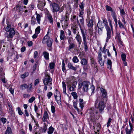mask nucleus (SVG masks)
<instances>
[{
	"label": "nucleus",
	"mask_w": 134,
	"mask_h": 134,
	"mask_svg": "<svg viewBox=\"0 0 134 134\" xmlns=\"http://www.w3.org/2000/svg\"><path fill=\"white\" fill-rule=\"evenodd\" d=\"M46 41L47 46L49 47H51L52 44V42L51 40H47Z\"/></svg>",
	"instance_id": "33"
},
{
	"label": "nucleus",
	"mask_w": 134,
	"mask_h": 134,
	"mask_svg": "<svg viewBox=\"0 0 134 134\" xmlns=\"http://www.w3.org/2000/svg\"><path fill=\"white\" fill-rule=\"evenodd\" d=\"M72 60L73 62L74 63H77L79 61V59L76 56L74 57Z\"/></svg>",
	"instance_id": "41"
},
{
	"label": "nucleus",
	"mask_w": 134,
	"mask_h": 134,
	"mask_svg": "<svg viewBox=\"0 0 134 134\" xmlns=\"http://www.w3.org/2000/svg\"><path fill=\"white\" fill-rule=\"evenodd\" d=\"M52 93L51 92H49L47 93V96L48 99H50L52 96Z\"/></svg>",
	"instance_id": "62"
},
{
	"label": "nucleus",
	"mask_w": 134,
	"mask_h": 134,
	"mask_svg": "<svg viewBox=\"0 0 134 134\" xmlns=\"http://www.w3.org/2000/svg\"><path fill=\"white\" fill-rule=\"evenodd\" d=\"M55 97H57L59 96H61L60 92L58 91L57 90H56L54 94Z\"/></svg>",
	"instance_id": "38"
},
{
	"label": "nucleus",
	"mask_w": 134,
	"mask_h": 134,
	"mask_svg": "<svg viewBox=\"0 0 134 134\" xmlns=\"http://www.w3.org/2000/svg\"><path fill=\"white\" fill-rule=\"evenodd\" d=\"M112 120L110 118H109L108 122L107 123V127L109 126L110 125V123L111 122Z\"/></svg>",
	"instance_id": "55"
},
{
	"label": "nucleus",
	"mask_w": 134,
	"mask_h": 134,
	"mask_svg": "<svg viewBox=\"0 0 134 134\" xmlns=\"http://www.w3.org/2000/svg\"><path fill=\"white\" fill-rule=\"evenodd\" d=\"M111 15L114 20L116 25L117 26L118 25V21L117 19V15L116 14L114 11V12H111Z\"/></svg>",
	"instance_id": "14"
},
{
	"label": "nucleus",
	"mask_w": 134,
	"mask_h": 134,
	"mask_svg": "<svg viewBox=\"0 0 134 134\" xmlns=\"http://www.w3.org/2000/svg\"><path fill=\"white\" fill-rule=\"evenodd\" d=\"M104 102L103 101H101L99 103L98 106L97 107V109H99L100 111L101 112L104 110Z\"/></svg>",
	"instance_id": "9"
},
{
	"label": "nucleus",
	"mask_w": 134,
	"mask_h": 134,
	"mask_svg": "<svg viewBox=\"0 0 134 134\" xmlns=\"http://www.w3.org/2000/svg\"><path fill=\"white\" fill-rule=\"evenodd\" d=\"M55 63H54L52 62L50 63L49 64V68L51 69H53L54 68L55 66Z\"/></svg>",
	"instance_id": "42"
},
{
	"label": "nucleus",
	"mask_w": 134,
	"mask_h": 134,
	"mask_svg": "<svg viewBox=\"0 0 134 134\" xmlns=\"http://www.w3.org/2000/svg\"><path fill=\"white\" fill-rule=\"evenodd\" d=\"M46 2L44 1H39L38 3V8L41 9L43 8L46 4Z\"/></svg>",
	"instance_id": "11"
},
{
	"label": "nucleus",
	"mask_w": 134,
	"mask_h": 134,
	"mask_svg": "<svg viewBox=\"0 0 134 134\" xmlns=\"http://www.w3.org/2000/svg\"><path fill=\"white\" fill-rule=\"evenodd\" d=\"M90 84V83L87 81H85L82 83V86L84 91L87 92L88 91V86Z\"/></svg>",
	"instance_id": "8"
},
{
	"label": "nucleus",
	"mask_w": 134,
	"mask_h": 134,
	"mask_svg": "<svg viewBox=\"0 0 134 134\" xmlns=\"http://www.w3.org/2000/svg\"><path fill=\"white\" fill-rule=\"evenodd\" d=\"M53 103H52L51 102V110L52 113H54L55 111V107L53 105Z\"/></svg>",
	"instance_id": "39"
},
{
	"label": "nucleus",
	"mask_w": 134,
	"mask_h": 134,
	"mask_svg": "<svg viewBox=\"0 0 134 134\" xmlns=\"http://www.w3.org/2000/svg\"><path fill=\"white\" fill-rule=\"evenodd\" d=\"M48 1L49 2L51 8L52 9V11L53 13H54L59 11V6L58 4L54 2H52L49 0Z\"/></svg>",
	"instance_id": "6"
},
{
	"label": "nucleus",
	"mask_w": 134,
	"mask_h": 134,
	"mask_svg": "<svg viewBox=\"0 0 134 134\" xmlns=\"http://www.w3.org/2000/svg\"><path fill=\"white\" fill-rule=\"evenodd\" d=\"M74 77L73 76L70 77L67 79L66 82L68 85H71L72 82H73Z\"/></svg>",
	"instance_id": "19"
},
{
	"label": "nucleus",
	"mask_w": 134,
	"mask_h": 134,
	"mask_svg": "<svg viewBox=\"0 0 134 134\" xmlns=\"http://www.w3.org/2000/svg\"><path fill=\"white\" fill-rule=\"evenodd\" d=\"M98 60L99 63L101 66L104 65V61L102 60V55L99 52L98 56Z\"/></svg>",
	"instance_id": "10"
},
{
	"label": "nucleus",
	"mask_w": 134,
	"mask_h": 134,
	"mask_svg": "<svg viewBox=\"0 0 134 134\" xmlns=\"http://www.w3.org/2000/svg\"><path fill=\"white\" fill-rule=\"evenodd\" d=\"M51 40L49 36H48V35H46L43 38V41H42V42L44 43V42H44V40H46V41H47V40Z\"/></svg>",
	"instance_id": "34"
},
{
	"label": "nucleus",
	"mask_w": 134,
	"mask_h": 134,
	"mask_svg": "<svg viewBox=\"0 0 134 134\" xmlns=\"http://www.w3.org/2000/svg\"><path fill=\"white\" fill-rule=\"evenodd\" d=\"M91 90L92 91L91 94H92V93L93 94L95 92V90L94 86L93 85L91 86Z\"/></svg>",
	"instance_id": "53"
},
{
	"label": "nucleus",
	"mask_w": 134,
	"mask_h": 134,
	"mask_svg": "<svg viewBox=\"0 0 134 134\" xmlns=\"http://www.w3.org/2000/svg\"><path fill=\"white\" fill-rule=\"evenodd\" d=\"M38 64V63L37 62H36L35 64L33 66V70L34 72Z\"/></svg>",
	"instance_id": "61"
},
{
	"label": "nucleus",
	"mask_w": 134,
	"mask_h": 134,
	"mask_svg": "<svg viewBox=\"0 0 134 134\" xmlns=\"http://www.w3.org/2000/svg\"><path fill=\"white\" fill-rule=\"evenodd\" d=\"M95 111H94V109L91 108L89 110V113L91 115V119L93 120L94 119V113Z\"/></svg>",
	"instance_id": "15"
},
{
	"label": "nucleus",
	"mask_w": 134,
	"mask_h": 134,
	"mask_svg": "<svg viewBox=\"0 0 134 134\" xmlns=\"http://www.w3.org/2000/svg\"><path fill=\"white\" fill-rule=\"evenodd\" d=\"M7 25L5 30L7 32H8V33L6 34V36L7 38L8 41L10 42L12 40V38L15 34V31L13 27L11 26L10 23L7 21Z\"/></svg>",
	"instance_id": "2"
},
{
	"label": "nucleus",
	"mask_w": 134,
	"mask_h": 134,
	"mask_svg": "<svg viewBox=\"0 0 134 134\" xmlns=\"http://www.w3.org/2000/svg\"><path fill=\"white\" fill-rule=\"evenodd\" d=\"M35 99V98L34 97H32L29 100V103H32Z\"/></svg>",
	"instance_id": "56"
},
{
	"label": "nucleus",
	"mask_w": 134,
	"mask_h": 134,
	"mask_svg": "<svg viewBox=\"0 0 134 134\" xmlns=\"http://www.w3.org/2000/svg\"><path fill=\"white\" fill-rule=\"evenodd\" d=\"M69 16L67 15H65L64 17V19L63 20H61L60 21L62 23L63 21H64L65 23L64 25L65 26H68V24L67 22L69 20Z\"/></svg>",
	"instance_id": "18"
},
{
	"label": "nucleus",
	"mask_w": 134,
	"mask_h": 134,
	"mask_svg": "<svg viewBox=\"0 0 134 134\" xmlns=\"http://www.w3.org/2000/svg\"><path fill=\"white\" fill-rule=\"evenodd\" d=\"M76 19L77 21V24L79 25L80 27L81 34L86 32L85 31V29L84 27H82L80 25V23L79 21L78 17H76Z\"/></svg>",
	"instance_id": "16"
},
{
	"label": "nucleus",
	"mask_w": 134,
	"mask_h": 134,
	"mask_svg": "<svg viewBox=\"0 0 134 134\" xmlns=\"http://www.w3.org/2000/svg\"><path fill=\"white\" fill-rule=\"evenodd\" d=\"M29 86L26 84L21 85L20 86V88L21 90H24L26 88H28Z\"/></svg>",
	"instance_id": "29"
},
{
	"label": "nucleus",
	"mask_w": 134,
	"mask_h": 134,
	"mask_svg": "<svg viewBox=\"0 0 134 134\" xmlns=\"http://www.w3.org/2000/svg\"><path fill=\"white\" fill-rule=\"evenodd\" d=\"M65 35H64V32L63 30L60 31V37L61 40H62L64 39Z\"/></svg>",
	"instance_id": "23"
},
{
	"label": "nucleus",
	"mask_w": 134,
	"mask_h": 134,
	"mask_svg": "<svg viewBox=\"0 0 134 134\" xmlns=\"http://www.w3.org/2000/svg\"><path fill=\"white\" fill-rule=\"evenodd\" d=\"M41 17V16L40 14H37V16H36V20L38 23L39 24H40Z\"/></svg>",
	"instance_id": "31"
},
{
	"label": "nucleus",
	"mask_w": 134,
	"mask_h": 134,
	"mask_svg": "<svg viewBox=\"0 0 134 134\" xmlns=\"http://www.w3.org/2000/svg\"><path fill=\"white\" fill-rule=\"evenodd\" d=\"M81 34L83 38V43L84 46L85 50L86 52L88 50L87 44V41L86 39V32Z\"/></svg>",
	"instance_id": "7"
},
{
	"label": "nucleus",
	"mask_w": 134,
	"mask_h": 134,
	"mask_svg": "<svg viewBox=\"0 0 134 134\" xmlns=\"http://www.w3.org/2000/svg\"><path fill=\"white\" fill-rule=\"evenodd\" d=\"M17 110H18V112L19 115H21L23 114V113L22 111L21 110L20 108L18 107L17 108Z\"/></svg>",
	"instance_id": "50"
},
{
	"label": "nucleus",
	"mask_w": 134,
	"mask_h": 134,
	"mask_svg": "<svg viewBox=\"0 0 134 134\" xmlns=\"http://www.w3.org/2000/svg\"><path fill=\"white\" fill-rule=\"evenodd\" d=\"M67 39L68 40V42L69 43H73L72 42V41L73 40V38L72 37H67Z\"/></svg>",
	"instance_id": "47"
},
{
	"label": "nucleus",
	"mask_w": 134,
	"mask_h": 134,
	"mask_svg": "<svg viewBox=\"0 0 134 134\" xmlns=\"http://www.w3.org/2000/svg\"><path fill=\"white\" fill-rule=\"evenodd\" d=\"M76 16L75 15H72L71 16V20L72 22H73L76 19Z\"/></svg>",
	"instance_id": "52"
},
{
	"label": "nucleus",
	"mask_w": 134,
	"mask_h": 134,
	"mask_svg": "<svg viewBox=\"0 0 134 134\" xmlns=\"http://www.w3.org/2000/svg\"><path fill=\"white\" fill-rule=\"evenodd\" d=\"M39 83V79H36L34 82V85L35 86L37 84H38Z\"/></svg>",
	"instance_id": "63"
},
{
	"label": "nucleus",
	"mask_w": 134,
	"mask_h": 134,
	"mask_svg": "<svg viewBox=\"0 0 134 134\" xmlns=\"http://www.w3.org/2000/svg\"><path fill=\"white\" fill-rule=\"evenodd\" d=\"M118 23L119 26L120 28H124V25L120 20L118 21Z\"/></svg>",
	"instance_id": "49"
},
{
	"label": "nucleus",
	"mask_w": 134,
	"mask_h": 134,
	"mask_svg": "<svg viewBox=\"0 0 134 134\" xmlns=\"http://www.w3.org/2000/svg\"><path fill=\"white\" fill-rule=\"evenodd\" d=\"M4 71H2L0 69V78H2L4 77Z\"/></svg>",
	"instance_id": "54"
},
{
	"label": "nucleus",
	"mask_w": 134,
	"mask_h": 134,
	"mask_svg": "<svg viewBox=\"0 0 134 134\" xmlns=\"http://www.w3.org/2000/svg\"><path fill=\"white\" fill-rule=\"evenodd\" d=\"M36 24V20L34 16H32L31 20V24L32 25H35Z\"/></svg>",
	"instance_id": "26"
},
{
	"label": "nucleus",
	"mask_w": 134,
	"mask_h": 134,
	"mask_svg": "<svg viewBox=\"0 0 134 134\" xmlns=\"http://www.w3.org/2000/svg\"><path fill=\"white\" fill-rule=\"evenodd\" d=\"M73 107L75 109L77 110L78 112H79V109L77 107V103L76 102H73Z\"/></svg>",
	"instance_id": "46"
},
{
	"label": "nucleus",
	"mask_w": 134,
	"mask_h": 134,
	"mask_svg": "<svg viewBox=\"0 0 134 134\" xmlns=\"http://www.w3.org/2000/svg\"><path fill=\"white\" fill-rule=\"evenodd\" d=\"M71 94L73 97H74V98L75 99H76L77 97V94L75 92H74L71 93Z\"/></svg>",
	"instance_id": "44"
},
{
	"label": "nucleus",
	"mask_w": 134,
	"mask_h": 134,
	"mask_svg": "<svg viewBox=\"0 0 134 134\" xmlns=\"http://www.w3.org/2000/svg\"><path fill=\"white\" fill-rule=\"evenodd\" d=\"M52 79L50 76L47 73H45L43 80V83L44 85H48L49 86L52 85Z\"/></svg>",
	"instance_id": "5"
},
{
	"label": "nucleus",
	"mask_w": 134,
	"mask_h": 134,
	"mask_svg": "<svg viewBox=\"0 0 134 134\" xmlns=\"http://www.w3.org/2000/svg\"><path fill=\"white\" fill-rule=\"evenodd\" d=\"M88 63V62L87 60L85 58H82L81 59V63L83 65H87Z\"/></svg>",
	"instance_id": "22"
},
{
	"label": "nucleus",
	"mask_w": 134,
	"mask_h": 134,
	"mask_svg": "<svg viewBox=\"0 0 134 134\" xmlns=\"http://www.w3.org/2000/svg\"><path fill=\"white\" fill-rule=\"evenodd\" d=\"M55 100H56L58 104L60 105L61 103V96L55 97Z\"/></svg>",
	"instance_id": "20"
},
{
	"label": "nucleus",
	"mask_w": 134,
	"mask_h": 134,
	"mask_svg": "<svg viewBox=\"0 0 134 134\" xmlns=\"http://www.w3.org/2000/svg\"><path fill=\"white\" fill-rule=\"evenodd\" d=\"M67 86L69 88V90L70 91H74L75 88L71 86V85H68Z\"/></svg>",
	"instance_id": "32"
},
{
	"label": "nucleus",
	"mask_w": 134,
	"mask_h": 134,
	"mask_svg": "<svg viewBox=\"0 0 134 134\" xmlns=\"http://www.w3.org/2000/svg\"><path fill=\"white\" fill-rule=\"evenodd\" d=\"M102 29L100 28H98V34L99 35H101L102 33Z\"/></svg>",
	"instance_id": "59"
},
{
	"label": "nucleus",
	"mask_w": 134,
	"mask_h": 134,
	"mask_svg": "<svg viewBox=\"0 0 134 134\" xmlns=\"http://www.w3.org/2000/svg\"><path fill=\"white\" fill-rule=\"evenodd\" d=\"M64 9V6H62L60 8L59 7V10L58 11L59 13H60L62 12Z\"/></svg>",
	"instance_id": "64"
},
{
	"label": "nucleus",
	"mask_w": 134,
	"mask_h": 134,
	"mask_svg": "<svg viewBox=\"0 0 134 134\" xmlns=\"http://www.w3.org/2000/svg\"><path fill=\"white\" fill-rule=\"evenodd\" d=\"M107 63L108 68L110 69L112 67V63L111 60L110 59H108Z\"/></svg>",
	"instance_id": "24"
},
{
	"label": "nucleus",
	"mask_w": 134,
	"mask_h": 134,
	"mask_svg": "<svg viewBox=\"0 0 134 134\" xmlns=\"http://www.w3.org/2000/svg\"><path fill=\"white\" fill-rule=\"evenodd\" d=\"M8 105L9 107V109L10 112H12L13 111V107L9 102L8 103Z\"/></svg>",
	"instance_id": "40"
},
{
	"label": "nucleus",
	"mask_w": 134,
	"mask_h": 134,
	"mask_svg": "<svg viewBox=\"0 0 134 134\" xmlns=\"http://www.w3.org/2000/svg\"><path fill=\"white\" fill-rule=\"evenodd\" d=\"M106 10L107 11H110L111 12H114L113 11V9L111 7L108 5H106Z\"/></svg>",
	"instance_id": "43"
},
{
	"label": "nucleus",
	"mask_w": 134,
	"mask_h": 134,
	"mask_svg": "<svg viewBox=\"0 0 134 134\" xmlns=\"http://www.w3.org/2000/svg\"><path fill=\"white\" fill-rule=\"evenodd\" d=\"M126 134H131L132 131L129 130L127 129V128L126 129Z\"/></svg>",
	"instance_id": "60"
},
{
	"label": "nucleus",
	"mask_w": 134,
	"mask_h": 134,
	"mask_svg": "<svg viewBox=\"0 0 134 134\" xmlns=\"http://www.w3.org/2000/svg\"><path fill=\"white\" fill-rule=\"evenodd\" d=\"M43 54L45 59L46 60H48L49 58V53L46 52L45 51L43 52Z\"/></svg>",
	"instance_id": "28"
},
{
	"label": "nucleus",
	"mask_w": 134,
	"mask_h": 134,
	"mask_svg": "<svg viewBox=\"0 0 134 134\" xmlns=\"http://www.w3.org/2000/svg\"><path fill=\"white\" fill-rule=\"evenodd\" d=\"M47 17L49 23L51 24L52 25H53V20L52 15L49 13H48L47 14Z\"/></svg>",
	"instance_id": "13"
},
{
	"label": "nucleus",
	"mask_w": 134,
	"mask_h": 134,
	"mask_svg": "<svg viewBox=\"0 0 134 134\" xmlns=\"http://www.w3.org/2000/svg\"><path fill=\"white\" fill-rule=\"evenodd\" d=\"M68 66L69 68L71 69L74 70H76V67L72 65L70 63H69L68 64Z\"/></svg>",
	"instance_id": "25"
},
{
	"label": "nucleus",
	"mask_w": 134,
	"mask_h": 134,
	"mask_svg": "<svg viewBox=\"0 0 134 134\" xmlns=\"http://www.w3.org/2000/svg\"><path fill=\"white\" fill-rule=\"evenodd\" d=\"M71 28L72 31L74 34H77L75 38L79 43V47H80L82 42V40L81 37L79 34V32H78L77 33L79 30L78 27L76 25H74L73 24Z\"/></svg>",
	"instance_id": "3"
},
{
	"label": "nucleus",
	"mask_w": 134,
	"mask_h": 134,
	"mask_svg": "<svg viewBox=\"0 0 134 134\" xmlns=\"http://www.w3.org/2000/svg\"><path fill=\"white\" fill-rule=\"evenodd\" d=\"M91 65H95L96 64V61L94 59H93V58H92L91 59Z\"/></svg>",
	"instance_id": "58"
},
{
	"label": "nucleus",
	"mask_w": 134,
	"mask_h": 134,
	"mask_svg": "<svg viewBox=\"0 0 134 134\" xmlns=\"http://www.w3.org/2000/svg\"><path fill=\"white\" fill-rule=\"evenodd\" d=\"M87 23V26L88 27V32L90 35V38L91 39L92 36H93V23L94 22L93 18H92L90 20H86Z\"/></svg>",
	"instance_id": "4"
},
{
	"label": "nucleus",
	"mask_w": 134,
	"mask_h": 134,
	"mask_svg": "<svg viewBox=\"0 0 134 134\" xmlns=\"http://www.w3.org/2000/svg\"><path fill=\"white\" fill-rule=\"evenodd\" d=\"M54 129L53 127L52 126L50 127L48 129V131L47 132L48 134H52L53 131H54Z\"/></svg>",
	"instance_id": "27"
},
{
	"label": "nucleus",
	"mask_w": 134,
	"mask_h": 134,
	"mask_svg": "<svg viewBox=\"0 0 134 134\" xmlns=\"http://www.w3.org/2000/svg\"><path fill=\"white\" fill-rule=\"evenodd\" d=\"M80 25H83L84 24V19L83 17H82V18H81L80 19Z\"/></svg>",
	"instance_id": "51"
},
{
	"label": "nucleus",
	"mask_w": 134,
	"mask_h": 134,
	"mask_svg": "<svg viewBox=\"0 0 134 134\" xmlns=\"http://www.w3.org/2000/svg\"><path fill=\"white\" fill-rule=\"evenodd\" d=\"M11 133V129L9 127L7 128V130L5 131V134H10Z\"/></svg>",
	"instance_id": "36"
},
{
	"label": "nucleus",
	"mask_w": 134,
	"mask_h": 134,
	"mask_svg": "<svg viewBox=\"0 0 134 134\" xmlns=\"http://www.w3.org/2000/svg\"><path fill=\"white\" fill-rule=\"evenodd\" d=\"M29 72H25L24 74L21 75V78L22 79H24L27 76L29 75Z\"/></svg>",
	"instance_id": "37"
},
{
	"label": "nucleus",
	"mask_w": 134,
	"mask_h": 134,
	"mask_svg": "<svg viewBox=\"0 0 134 134\" xmlns=\"http://www.w3.org/2000/svg\"><path fill=\"white\" fill-rule=\"evenodd\" d=\"M122 60L123 61H125L126 59V55L124 54H122L121 55Z\"/></svg>",
	"instance_id": "48"
},
{
	"label": "nucleus",
	"mask_w": 134,
	"mask_h": 134,
	"mask_svg": "<svg viewBox=\"0 0 134 134\" xmlns=\"http://www.w3.org/2000/svg\"><path fill=\"white\" fill-rule=\"evenodd\" d=\"M119 9H120V14L122 17L123 18L126 14L124 10L123 9H121L120 7H119Z\"/></svg>",
	"instance_id": "30"
},
{
	"label": "nucleus",
	"mask_w": 134,
	"mask_h": 134,
	"mask_svg": "<svg viewBox=\"0 0 134 134\" xmlns=\"http://www.w3.org/2000/svg\"><path fill=\"white\" fill-rule=\"evenodd\" d=\"M1 121L4 124H5L6 121L7 119L5 118H2L1 119Z\"/></svg>",
	"instance_id": "57"
},
{
	"label": "nucleus",
	"mask_w": 134,
	"mask_h": 134,
	"mask_svg": "<svg viewBox=\"0 0 134 134\" xmlns=\"http://www.w3.org/2000/svg\"><path fill=\"white\" fill-rule=\"evenodd\" d=\"M100 90L102 93V95L104 98H106L107 97V93L105 90L102 88H101Z\"/></svg>",
	"instance_id": "17"
},
{
	"label": "nucleus",
	"mask_w": 134,
	"mask_h": 134,
	"mask_svg": "<svg viewBox=\"0 0 134 134\" xmlns=\"http://www.w3.org/2000/svg\"><path fill=\"white\" fill-rule=\"evenodd\" d=\"M104 25L107 31V37H106V42H108L109 40L111 38V30L108 25L107 22L105 21V20H103V22L99 21L97 25L98 28L103 29L104 27Z\"/></svg>",
	"instance_id": "1"
},
{
	"label": "nucleus",
	"mask_w": 134,
	"mask_h": 134,
	"mask_svg": "<svg viewBox=\"0 0 134 134\" xmlns=\"http://www.w3.org/2000/svg\"><path fill=\"white\" fill-rule=\"evenodd\" d=\"M47 125L46 124L44 123V125L43 127V131L44 133H45L46 132V131L47 129Z\"/></svg>",
	"instance_id": "35"
},
{
	"label": "nucleus",
	"mask_w": 134,
	"mask_h": 134,
	"mask_svg": "<svg viewBox=\"0 0 134 134\" xmlns=\"http://www.w3.org/2000/svg\"><path fill=\"white\" fill-rule=\"evenodd\" d=\"M40 30V26H38L35 29V33L37 34H38Z\"/></svg>",
	"instance_id": "45"
},
{
	"label": "nucleus",
	"mask_w": 134,
	"mask_h": 134,
	"mask_svg": "<svg viewBox=\"0 0 134 134\" xmlns=\"http://www.w3.org/2000/svg\"><path fill=\"white\" fill-rule=\"evenodd\" d=\"M69 44L68 47V50L70 51L71 49H73L75 47V44L74 43H69Z\"/></svg>",
	"instance_id": "21"
},
{
	"label": "nucleus",
	"mask_w": 134,
	"mask_h": 134,
	"mask_svg": "<svg viewBox=\"0 0 134 134\" xmlns=\"http://www.w3.org/2000/svg\"><path fill=\"white\" fill-rule=\"evenodd\" d=\"M49 119V115L47 112L46 111H44L42 118V121L43 122L46 121H47V119Z\"/></svg>",
	"instance_id": "12"
}]
</instances>
